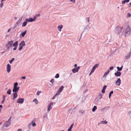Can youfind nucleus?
I'll return each instance as SVG.
<instances>
[{
    "label": "nucleus",
    "mask_w": 131,
    "mask_h": 131,
    "mask_svg": "<svg viewBox=\"0 0 131 131\" xmlns=\"http://www.w3.org/2000/svg\"><path fill=\"white\" fill-rule=\"evenodd\" d=\"M97 109V107L96 106H94L92 110L93 112H95Z\"/></svg>",
    "instance_id": "obj_29"
},
{
    "label": "nucleus",
    "mask_w": 131,
    "mask_h": 131,
    "mask_svg": "<svg viewBox=\"0 0 131 131\" xmlns=\"http://www.w3.org/2000/svg\"><path fill=\"white\" fill-rule=\"evenodd\" d=\"M122 29V28L120 27H116L115 30V32L116 34H119L121 31Z\"/></svg>",
    "instance_id": "obj_4"
},
{
    "label": "nucleus",
    "mask_w": 131,
    "mask_h": 131,
    "mask_svg": "<svg viewBox=\"0 0 131 131\" xmlns=\"http://www.w3.org/2000/svg\"><path fill=\"white\" fill-rule=\"evenodd\" d=\"M25 45V42L23 40L21 41L19 44V48L18 50L19 51L23 49V47Z\"/></svg>",
    "instance_id": "obj_3"
},
{
    "label": "nucleus",
    "mask_w": 131,
    "mask_h": 131,
    "mask_svg": "<svg viewBox=\"0 0 131 131\" xmlns=\"http://www.w3.org/2000/svg\"><path fill=\"white\" fill-rule=\"evenodd\" d=\"M114 74L116 76L118 77L121 75V73L119 71H117Z\"/></svg>",
    "instance_id": "obj_12"
},
{
    "label": "nucleus",
    "mask_w": 131,
    "mask_h": 131,
    "mask_svg": "<svg viewBox=\"0 0 131 131\" xmlns=\"http://www.w3.org/2000/svg\"><path fill=\"white\" fill-rule=\"evenodd\" d=\"M17 131H22V130L21 129H19Z\"/></svg>",
    "instance_id": "obj_60"
},
{
    "label": "nucleus",
    "mask_w": 131,
    "mask_h": 131,
    "mask_svg": "<svg viewBox=\"0 0 131 131\" xmlns=\"http://www.w3.org/2000/svg\"><path fill=\"white\" fill-rule=\"evenodd\" d=\"M113 69V66L110 67L109 68V69L110 70H112Z\"/></svg>",
    "instance_id": "obj_51"
},
{
    "label": "nucleus",
    "mask_w": 131,
    "mask_h": 131,
    "mask_svg": "<svg viewBox=\"0 0 131 131\" xmlns=\"http://www.w3.org/2000/svg\"><path fill=\"white\" fill-rule=\"evenodd\" d=\"M77 66V64H75L74 65V67H76Z\"/></svg>",
    "instance_id": "obj_62"
},
{
    "label": "nucleus",
    "mask_w": 131,
    "mask_h": 131,
    "mask_svg": "<svg viewBox=\"0 0 131 131\" xmlns=\"http://www.w3.org/2000/svg\"><path fill=\"white\" fill-rule=\"evenodd\" d=\"M5 95H3V100H5Z\"/></svg>",
    "instance_id": "obj_55"
},
{
    "label": "nucleus",
    "mask_w": 131,
    "mask_h": 131,
    "mask_svg": "<svg viewBox=\"0 0 131 131\" xmlns=\"http://www.w3.org/2000/svg\"><path fill=\"white\" fill-rule=\"evenodd\" d=\"M31 124L30 123L28 125V126L29 127L30 126V125H31Z\"/></svg>",
    "instance_id": "obj_64"
},
{
    "label": "nucleus",
    "mask_w": 131,
    "mask_h": 131,
    "mask_svg": "<svg viewBox=\"0 0 131 131\" xmlns=\"http://www.w3.org/2000/svg\"><path fill=\"white\" fill-rule=\"evenodd\" d=\"M10 30H11V29L10 28L8 29V30L7 32H8Z\"/></svg>",
    "instance_id": "obj_63"
},
{
    "label": "nucleus",
    "mask_w": 131,
    "mask_h": 131,
    "mask_svg": "<svg viewBox=\"0 0 131 131\" xmlns=\"http://www.w3.org/2000/svg\"><path fill=\"white\" fill-rule=\"evenodd\" d=\"M11 117H10L8 121H6L4 123L3 126V128H7L10 126L11 124Z\"/></svg>",
    "instance_id": "obj_2"
},
{
    "label": "nucleus",
    "mask_w": 131,
    "mask_h": 131,
    "mask_svg": "<svg viewBox=\"0 0 131 131\" xmlns=\"http://www.w3.org/2000/svg\"><path fill=\"white\" fill-rule=\"evenodd\" d=\"M18 41H16L13 44V46L14 47H17L18 46Z\"/></svg>",
    "instance_id": "obj_18"
},
{
    "label": "nucleus",
    "mask_w": 131,
    "mask_h": 131,
    "mask_svg": "<svg viewBox=\"0 0 131 131\" xmlns=\"http://www.w3.org/2000/svg\"><path fill=\"white\" fill-rule=\"evenodd\" d=\"M59 75L58 73L55 76V78H58L59 77Z\"/></svg>",
    "instance_id": "obj_38"
},
{
    "label": "nucleus",
    "mask_w": 131,
    "mask_h": 131,
    "mask_svg": "<svg viewBox=\"0 0 131 131\" xmlns=\"http://www.w3.org/2000/svg\"><path fill=\"white\" fill-rule=\"evenodd\" d=\"M107 87L106 85H104L103 87V89L102 90V92L103 93H105V90L106 89V88Z\"/></svg>",
    "instance_id": "obj_15"
},
{
    "label": "nucleus",
    "mask_w": 131,
    "mask_h": 131,
    "mask_svg": "<svg viewBox=\"0 0 131 131\" xmlns=\"http://www.w3.org/2000/svg\"><path fill=\"white\" fill-rule=\"evenodd\" d=\"M36 124L35 123H33V124H32V125L34 127V126H36Z\"/></svg>",
    "instance_id": "obj_50"
},
{
    "label": "nucleus",
    "mask_w": 131,
    "mask_h": 131,
    "mask_svg": "<svg viewBox=\"0 0 131 131\" xmlns=\"http://www.w3.org/2000/svg\"><path fill=\"white\" fill-rule=\"evenodd\" d=\"M33 102H35L36 104H37L38 103V101L35 98L34 100H33Z\"/></svg>",
    "instance_id": "obj_30"
},
{
    "label": "nucleus",
    "mask_w": 131,
    "mask_h": 131,
    "mask_svg": "<svg viewBox=\"0 0 131 131\" xmlns=\"http://www.w3.org/2000/svg\"><path fill=\"white\" fill-rule=\"evenodd\" d=\"M58 95H56V94L53 96V98H52V99H54L56 97V96Z\"/></svg>",
    "instance_id": "obj_49"
},
{
    "label": "nucleus",
    "mask_w": 131,
    "mask_h": 131,
    "mask_svg": "<svg viewBox=\"0 0 131 131\" xmlns=\"http://www.w3.org/2000/svg\"><path fill=\"white\" fill-rule=\"evenodd\" d=\"M50 82L52 84L54 83V80L53 79H52L50 81Z\"/></svg>",
    "instance_id": "obj_42"
},
{
    "label": "nucleus",
    "mask_w": 131,
    "mask_h": 131,
    "mask_svg": "<svg viewBox=\"0 0 131 131\" xmlns=\"http://www.w3.org/2000/svg\"><path fill=\"white\" fill-rule=\"evenodd\" d=\"M5 100H3L2 102V103H4V101H5Z\"/></svg>",
    "instance_id": "obj_61"
},
{
    "label": "nucleus",
    "mask_w": 131,
    "mask_h": 131,
    "mask_svg": "<svg viewBox=\"0 0 131 131\" xmlns=\"http://www.w3.org/2000/svg\"><path fill=\"white\" fill-rule=\"evenodd\" d=\"M131 55V52H129L126 55L125 57L126 59H129L130 58Z\"/></svg>",
    "instance_id": "obj_13"
},
{
    "label": "nucleus",
    "mask_w": 131,
    "mask_h": 131,
    "mask_svg": "<svg viewBox=\"0 0 131 131\" xmlns=\"http://www.w3.org/2000/svg\"><path fill=\"white\" fill-rule=\"evenodd\" d=\"M64 87L62 86H61L59 89L58 91L56 93V95H59L63 90Z\"/></svg>",
    "instance_id": "obj_7"
},
{
    "label": "nucleus",
    "mask_w": 131,
    "mask_h": 131,
    "mask_svg": "<svg viewBox=\"0 0 131 131\" xmlns=\"http://www.w3.org/2000/svg\"><path fill=\"white\" fill-rule=\"evenodd\" d=\"M13 43V41L12 40L8 41L7 44L6 45V46L7 47V50H9L10 48L12 47Z\"/></svg>",
    "instance_id": "obj_5"
},
{
    "label": "nucleus",
    "mask_w": 131,
    "mask_h": 131,
    "mask_svg": "<svg viewBox=\"0 0 131 131\" xmlns=\"http://www.w3.org/2000/svg\"><path fill=\"white\" fill-rule=\"evenodd\" d=\"M129 0H124L122 2V3L123 4H124L126 3H128L129 2Z\"/></svg>",
    "instance_id": "obj_26"
},
{
    "label": "nucleus",
    "mask_w": 131,
    "mask_h": 131,
    "mask_svg": "<svg viewBox=\"0 0 131 131\" xmlns=\"http://www.w3.org/2000/svg\"><path fill=\"white\" fill-rule=\"evenodd\" d=\"M99 65V64H95L93 67L92 69L94 71L96 69V68H98V66Z\"/></svg>",
    "instance_id": "obj_21"
},
{
    "label": "nucleus",
    "mask_w": 131,
    "mask_h": 131,
    "mask_svg": "<svg viewBox=\"0 0 131 131\" xmlns=\"http://www.w3.org/2000/svg\"><path fill=\"white\" fill-rule=\"evenodd\" d=\"M18 85V83L17 82H15L14 83V88H16L17 87V86Z\"/></svg>",
    "instance_id": "obj_36"
},
{
    "label": "nucleus",
    "mask_w": 131,
    "mask_h": 131,
    "mask_svg": "<svg viewBox=\"0 0 131 131\" xmlns=\"http://www.w3.org/2000/svg\"><path fill=\"white\" fill-rule=\"evenodd\" d=\"M90 29V28L89 26H87L84 29V31H86L89 30Z\"/></svg>",
    "instance_id": "obj_33"
},
{
    "label": "nucleus",
    "mask_w": 131,
    "mask_h": 131,
    "mask_svg": "<svg viewBox=\"0 0 131 131\" xmlns=\"http://www.w3.org/2000/svg\"><path fill=\"white\" fill-rule=\"evenodd\" d=\"M110 71L108 70L107 71H106L104 73V76L103 77V78L105 79L106 78V76L110 72Z\"/></svg>",
    "instance_id": "obj_14"
},
{
    "label": "nucleus",
    "mask_w": 131,
    "mask_h": 131,
    "mask_svg": "<svg viewBox=\"0 0 131 131\" xmlns=\"http://www.w3.org/2000/svg\"><path fill=\"white\" fill-rule=\"evenodd\" d=\"M13 100H15L17 97L18 95H17V93L14 92L13 93Z\"/></svg>",
    "instance_id": "obj_16"
},
{
    "label": "nucleus",
    "mask_w": 131,
    "mask_h": 131,
    "mask_svg": "<svg viewBox=\"0 0 131 131\" xmlns=\"http://www.w3.org/2000/svg\"><path fill=\"white\" fill-rule=\"evenodd\" d=\"M26 21H25V22H27V23L28 22H29V19H26Z\"/></svg>",
    "instance_id": "obj_57"
},
{
    "label": "nucleus",
    "mask_w": 131,
    "mask_h": 131,
    "mask_svg": "<svg viewBox=\"0 0 131 131\" xmlns=\"http://www.w3.org/2000/svg\"><path fill=\"white\" fill-rule=\"evenodd\" d=\"M121 83V80L120 78H118L115 82V84L116 85L119 86Z\"/></svg>",
    "instance_id": "obj_8"
},
{
    "label": "nucleus",
    "mask_w": 131,
    "mask_h": 131,
    "mask_svg": "<svg viewBox=\"0 0 131 131\" xmlns=\"http://www.w3.org/2000/svg\"><path fill=\"white\" fill-rule=\"evenodd\" d=\"M113 91H111L110 92V93L109 95V98H110V97L111 96V94H113Z\"/></svg>",
    "instance_id": "obj_34"
},
{
    "label": "nucleus",
    "mask_w": 131,
    "mask_h": 131,
    "mask_svg": "<svg viewBox=\"0 0 131 131\" xmlns=\"http://www.w3.org/2000/svg\"><path fill=\"white\" fill-rule=\"evenodd\" d=\"M102 94L101 93L99 94L97 97L99 98V100H100V99L102 98Z\"/></svg>",
    "instance_id": "obj_27"
},
{
    "label": "nucleus",
    "mask_w": 131,
    "mask_h": 131,
    "mask_svg": "<svg viewBox=\"0 0 131 131\" xmlns=\"http://www.w3.org/2000/svg\"><path fill=\"white\" fill-rule=\"evenodd\" d=\"M89 17H86V22H89Z\"/></svg>",
    "instance_id": "obj_46"
},
{
    "label": "nucleus",
    "mask_w": 131,
    "mask_h": 131,
    "mask_svg": "<svg viewBox=\"0 0 131 131\" xmlns=\"http://www.w3.org/2000/svg\"><path fill=\"white\" fill-rule=\"evenodd\" d=\"M4 5V4L3 2H1V3L0 5V7L1 8H2L3 7Z\"/></svg>",
    "instance_id": "obj_45"
},
{
    "label": "nucleus",
    "mask_w": 131,
    "mask_h": 131,
    "mask_svg": "<svg viewBox=\"0 0 131 131\" xmlns=\"http://www.w3.org/2000/svg\"><path fill=\"white\" fill-rule=\"evenodd\" d=\"M40 16V14H38V15H36L35 16L36 17H39Z\"/></svg>",
    "instance_id": "obj_59"
},
{
    "label": "nucleus",
    "mask_w": 131,
    "mask_h": 131,
    "mask_svg": "<svg viewBox=\"0 0 131 131\" xmlns=\"http://www.w3.org/2000/svg\"><path fill=\"white\" fill-rule=\"evenodd\" d=\"M109 107L108 106H106L103 109V111H106L109 108Z\"/></svg>",
    "instance_id": "obj_23"
},
{
    "label": "nucleus",
    "mask_w": 131,
    "mask_h": 131,
    "mask_svg": "<svg viewBox=\"0 0 131 131\" xmlns=\"http://www.w3.org/2000/svg\"><path fill=\"white\" fill-rule=\"evenodd\" d=\"M63 27V26L62 25H61L59 26H58V30L59 31H61V29Z\"/></svg>",
    "instance_id": "obj_19"
},
{
    "label": "nucleus",
    "mask_w": 131,
    "mask_h": 131,
    "mask_svg": "<svg viewBox=\"0 0 131 131\" xmlns=\"http://www.w3.org/2000/svg\"><path fill=\"white\" fill-rule=\"evenodd\" d=\"M16 89H17V91H18L19 90V88H20V87H16Z\"/></svg>",
    "instance_id": "obj_58"
},
{
    "label": "nucleus",
    "mask_w": 131,
    "mask_h": 131,
    "mask_svg": "<svg viewBox=\"0 0 131 131\" xmlns=\"http://www.w3.org/2000/svg\"><path fill=\"white\" fill-rule=\"evenodd\" d=\"M80 67L78 66L76 68H75L73 69L72 70V72H73V73H75L77 72L80 69Z\"/></svg>",
    "instance_id": "obj_10"
},
{
    "label": "nucleus",
    "mask_w": 131,
    "mask_h": 131,
    "mask_svg": "<svg viewBox=\"0 0 131 131\" xmlns=\"http://www.w3.org/2000/svg\"><path fill=\"white\" fill-rule=\"evenodd\" d=\"M14 59L13 58H12V59L9 61V62L10 64L12 63L13 62L14 60Z\"/></svg>",
    "instance_id": "obj_37"
},
{
    "label": "nucleus",
    "mask_w": 131,
    "mask_h": 131,
    "mask_svg": "<svg viewBox=\"0 0 131 131\" xmlns=\"http://www.w3.org/2000/svg\"><path fill=\"white\" fill-rule=\"evenodd\" d=\"M84 111L83 110H81L79 112L80 114H82L83 113H84Z\"/></svg>",
    "instance_id": "obj_44"
},
{
    "label": "nucleus",
    "mask_w": 131,
    "mask_h": 131,
    "mask_svg": "<svg viewBox=\"0 0 131 131\" xmlns=\"http://www.w3.org/2000/svg\"><path fill=\"white\" fill-rule=\"evenodd\" d=\"M21 78L23 79H25L26 78V77L25 76H23L21 77Z\"/></svg>",
    "instance_id": "obj_52"
},
{
    "label": "nucleus",
    "mask_w": 131,
    "mask_h": 131,
    "mask_svg": "<svg viewBox=\"0 0 131 131\" xmlns=\"http://www.w3.org/2000/svg\"><path fill=\"white\" fill-rule=\"evenodd\" d=\"M101 124H106L107 122L106 121H102L100 122Z\"/></svg>",
    "instance_id": "obj_28"
},
{
    "label": "nucleus",
    "mask_w": 131,
    "mask_h": 131,
    "mask_svg": "<svg viewBox=\"0 0 131 131\" xmlns=\"http://www.w3.org/2000/svg\"><path fill=\"white\" fill-rule=\"evenodd\" d=\"M36 18L37 17L36 16L34 17L33 19L34 21L36 19Z\"/></svg>",
    "instance_id": "obj_56"
},
{
    "label": "nucleus",
    "mask_w": 131,
    "mask_h": 131,
    "mask_svg": "<svg viewBox=\"0 0 131 131\" xmlns=\"http://www.w3.org/2000/svg\"><path fill=\"white\" fill-rule=\"evenodd\" d=\"M130 33V29L129 27L127 26L125 28L122 32V34L124 35L125 37L129 36Z\"/></svg>",
    "instance_id": "obj_1"
},
{
    "label": "nucleus",
    "mask_w": 131,
    "mask_h": 131,
    "mask_svg": "<svg viewBox=\"0 0 131 131\" xmlns=\"http://www.w3.org/2000/svg\"><path fill=\"white\" fill-rule=\"evenodd\" d=\"M27 32V30H25L23 32L21 33L20 35H21L22 37H24L25 35L26 34Z\"/></svg>",
    "instance_id": "obj_20"
},
{
    "label": "nucleus",
    "mask_w": 131,
    "mask_h": 131,
    "mask_svg": "<svg viewBox=\"0 0 131 131\" xmlns=\"http://www.w3.org/2000/svg\"><path fill=\"white\" fill-rule=\"evenodd\" d=\"M94 70H93V69H92V70L91 71V72H90L89 74V75H91L94 72Z\"/></svg>",
    "instance_id": "obj_41"
},
{
    "label": "nucleus",
    "mask_w": 131,
    "mask_h": 131,
    "mask_svg": "<svg viewBox=\"0 0 131 131\" xmlns=\"http://www.w3.org/2000/svg\"><path fill=\"white\" fill-rule=\"evenodd\" d=\"M42 92L41 91H37L36 93V95H39V94L40 93H41Z\"/></svg>",
    "instance_id": "obj_43"
},
{
    "label": "nucleus",
    "mask_w": 131,
    "mask_h": 131,
    "mask_svg": "<svg viewBox=\"0 0 131 131\" xmlns=\"http://www.w3.org/2000/svg\"><path fill=\"white\" fill-rule=\"evenodd\" d=\"M17 47H14L13 48V50H16L17 48Z\"/></svg>",
    "instance_id": "obj_54"
},
{
    "label": "nucleus",
    "mask_w": 131,
    "mask_h": 131,
    "mask_svg": "<svg viewBox=\"0 0 131 131\" xmlns=\"http://www.w3.org/2000/svg\"><path fill=\"white\" fill-rule=\"evenodd\" d=\"M27 23V22H26L25 21L22 24V26L23 27H24L26 26V25Z\"/></svg>",
    "instance_id": "obj_35"
},
{
    "label": "nucleus",
    "mask_w": 131,
    "mask_h": 131,
    "mask_svg": "<svg viewBox=\"0 0 131 131\" xmlns=\"http://www.w3.org/2000/svg\"><path fill=\"white\" fill-rule=\"evenodd\" d=\"M94 70H93V69H92V70L91 71V72H90L89 74V75H91L94 72Z\"/></svg>",
    "instance_id": "obj_40"
},
{
    "label": "nucleus",
    "mask_w": 131,
    "mask_h": 131,
    "mask_svg": "<svg viewBox=\"0 0 131 131\" xmlns=\"http://www.w3.org/2000/svg\"><path fill=\"white\" fill-rule=\"evenodd\" d=\"M128 115L130 118H131V110L128 112Z\"/></svg>",
    "instance_id": "obj_32"
},
{
    "label": "nucleus",
    "mask_w": 131,
    "mask_h": 131,
    "mask_svg": "<svg viewBox=\"0 0 131 131\" xmlns=\"http://www.w3.org/2000/svg\"><path fill=\"white\" fill-rule=\"evenodd\" d=\"M131 16V15L129 13H128L127 15V17H129Z\"/></svg>",
    "instance_id": "obj_47"
},
{
    "label": "nucleus",
    "mask_w": 131,
    "mask_h": 131,
    "mask_svg": "<svg viewBox=\"0 0 131 131\" xmlns=\"http://www.w3.org/2000/svg\"><path fill=\"white\" fill-rule=\"evenodd\" d=\"M47 116V114H45L43 116V118H45V117H46Z\"/></svg>",
    "instance_id": "obj_53"
},
{
    "label": "nucleus",
    "mask_w": 131,
    "mask_h": 131,
    "mask_svg": "<svg viewBox=\"0 0 131 131\" xmlns=\"http://www.w3.org/2000/svg\"><path fill=\"white\" fill-rule=\"evenodd\" d=\"M34 21L33 18H29V22H31Z\"/></svg>",
    "instance_id": "obj_39"
},
{
    "label": "nucleus",
    "mask_w": 131,
    "mask_h": 131,
    "mask_svg": "<svg viewBox=\"0 0 131 131\" xmlns=\"http://www.w3.org/2000/svg\"><path fill=\"white\" fill-rule=\"evenodd\" d=\"M24 101V98H19L17 100V103H23Z\"/></svg>",
    "instance_id": "obj_9"
},
{
    "label": "nucleus",
    "mask_w": 131,
    "mask_h": 131,
    "mask_svg": "<svg viewBox=\"0 0 131 131\" xmlns=\"http://www.w3.org/2000/svg\"><path fill=\"white\" fill-rule=\"evenodd\" d=\"M7 93L9 95H10L11 94V90L10 89H8L7 92Z\"/></svg>",
    "instance_id": "obj_31"
},
{
    "label": "nucleus",
    "mask_w": 131,
    "mask_h": 131,
    "mask_svg": "<svg viewBox=\"0 0 131 131\" xmlns=\"http://www.w3.org/2000/svg\"><path fill=\"white\" fill-rule=\"evenodd\" d=\"M53 105L52 102H51L48 105L47 111L49 112L52 108V106Z\"/></svg>",
    "instance_id": "obj_6"
},
{
    "label": "nucleus",
    "mask_w": 131,
    "mask_h": 131,
    "mask_svg": "<svg viewBox=\"0 0 131 131\" xmlns=\"http://www.w3.org/2000/svg\"><path fill=\"white\" fill-rule=\"evenodd\" d=\"M11 66L10 65L8 64L7 65V71L8 73H9L10 71Z\"/></svg>",
    "instance_id": "obj_11"
},
{
    "label": "nucleus",
    "mask_w": 131,
    "mask_h": 131,
    "mask_svg": "<svg viewBox=\"0 0 131 131\" xmlns=\"http://www.w3.org/2000/svg\"><path fill=\"white\" fill-rule=\"evenodd\" d=\"M70 1L73 3H74L75 2V0H70Z\"/></svg>",
    "instance_id": "obj_48"
},
{
    "label": "nucleus",
    "mask_w": 131,
    "mask_h": 131,
    "mask_svg": "<svg viewBox=\"0 0 131 131\" xmlns=\"http://www.w3.org/2000/svg\"><path fill=\"white\" fill-rule=\"evenodd\" d=\"M123 67V66H122L121 68H119L118 67H117V71H121Z\"/></svg>",
    "instance_id": "obj_24"
},
{
    "label": "nucleus",
    "mask_w": 131,
    "mask_h": 131,
    "mask_svg": "<svg viewBox=\"0 0 131 131\" xmlns=\"http://www.w3.org/2000/svg\"><path fill=\"white\" fill-rule=\"evenodd\" d=\"M73 125L74 124L73 123L71 125L69 128L68 129L67 131H71V130Z\"/></svg>",
    "instance_id": "obj_22"
},
{
    "label": "nucleus",
    "mask_w": 131,
    "mask_h": 131,
    "mask_svg": "<svg viewBox=\"0 0 131 131\" xmlns=\"http://www.w3.org/2000/svg\"><path fill=\"white\" fill-rule=\"evenodd\" d=\"M13 91L14 93H17L18 91L16 88H14L13 90Z\"/></svg>",
    "instance_id": "obj_25"
},
{
    "label": "nucleus",
    "mask_w": 131,
    "mask_h": 131,
    "mask_svg": "<svg viewBox=\"0 0 131 131\" xmlns=\"http://www.w3.org/2000/svg\"><path fill=\"white\" fill-rule=\"evenodd\" d=\"M22 19L21 18H20L19 19L18 21L16 22L15 25L16 26V27L18 25H19L20 22L22 20Z\"/></svg>",
    "instance_id": "obj_17"
}]
</instances>
